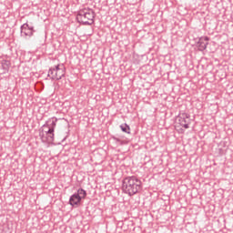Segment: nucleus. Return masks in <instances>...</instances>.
Returning a JSON list of instances; mask_svg holds the SVG:
<instances>
[{
  "label": "nucleus",
  "instance_id": "1",
  "mask_svg": "<svg viewBox=\"0 0 233 233\" xmlns=\"http://www.w3.org/2000/svg\"><path fill=\"white\" fill-rule=\"evenodd\" d=\"M56 127H57V117L53 116L49 118L40 128L39 137L43 143L49 145L54 143L56 137Z\"/></svg>",
  "mask_w": 233,
  "mask_h": 233
},
{
  "label": "nucleus",
  "instance_id": "2",
  "mask_svg": "<svg viewBox=\"0 0 233 233\" xmlns=\"http://www.w3.org/2000/svg\"><path fill=\"white\" fill-rule=\"evenodd\" d=\"M143 188L142 182L137 177H127L122 183V190L128 196H136Z\"/></svg>",
  "mask_w": 233,
  "mask_h": 233
},
{
  "label": "nucleus",
  "instance_id": "3",
  "mask_svg": "<svg viewBox=\"0 0 233 233\" xmlns=\"http://www.w3.org/2000/svg\"><path fill=\"white\" fill-rule=\"evenodd\" d=\"M96 13L88 7L80 9L76 15V20L82 25H94Z\"/></svg>",
  "mask_w": 233,
  "mask_h": 233
},
{
  "label": "nucleus",
  "instance_id": "4",
  "mask_svg": "<svg viewBox=\"0 0 233 233\" xmlns=\"http://www.w3.org/2000/svg\"><path fill=\"white\" fill-rule=\"evenodd\" d=\"M175 128L178 131V134H185V129L190 128V115L188 113H180L177 117Z\"/></svg>",
  "mask_w": 233,
  "mask_h": 233
},
{
  "label": "nucleus",
  "instance_id": "5",
  "mask_svg": "<svg viewBox=\"0 0 233 233\" xmlns=\"http://www.w3.org/2000/svg\"><path fill=\"white\" fill-rule=\"evenodd\" d=\"M65 76V65L58 64L55 67H51L48 71V77L53 80L59 81Z\"/></svg>",
  "mask_w": 233,
  "mask_h": 233
},
{
  "label": "nucleus",
  "instance_id": "6",
  "mask_svg": "<svg viewBox=\"0 0 233 233\" xmlns=\"http://www.w3.org/2000/svg\"><path fill=\"white\" fill-rule=\"evenodd\" d=\"M86 198V191L83 188H79L77 193L72 195L69 198V205L71 207H79L81 205V200Z\"/></svg>",
  "mask_w": 233,
  "mask_h": 233
},
{
  "label": "nucleus",
  "instance_id": "7",
  "mask_svg": "<svg viewBox=\"0 0 233 233\" xmlns=\"http://www.w3.org/2000/svg\"><path fill=\"white\" fill-rule=\"evenodd\" d=\"M35 30H34V26L28 25L27 23L24 24L21 26V36L22 37H32L34 35V33Z\"/></svg>",
  "mask_w": 233,
  "mask_h": 233
},
{
  "label": "nucleus",
  "instance_id": "8",
  "mask_svg": "<svg viewBox=\"0 0 233 233\" xmlns=\"http://www.w3.org/2000/svg\"><path fill=\"white\" fill-rule=\"evenodd\" d=\"M208 41H210V38L208 36H202L198 39V42L197 43V47L198 48L199 52L207 50V46H208Z\"/></svg>",
  "mask_w": 233,
  "mask_h": 233
},
{
  "label": "nucleus",
  "instance_id": "9",
  "mask_svg": "<svg viewBox=\"0 0 233 233\" xmlns=\"http://www.w3.org/2000/svg\"><path fill=\"white\" fill-rule=\"evenodd\" d=\"M114 141H116V143L117 145H128V143H130V140L127 137H113Z\"/></svg>",
  "mask_w": 233,
  "mask_h": 233
},
{
  "label": "nucleus",
  "instance_id": "10",
  "mask_svg": "<svg viewBox=\"0 0 233 233\" xmlns=\"http://www.w3.org/2000/svg\"><path fill=\"white\" fill-rule=\"evenodd\" d=\"M10 65H11V63H10L9 60H3L2 61V67H3L4 70H6V71L10 70Z\"/></svg>",
  "mask_w": 233,
  "mask_h": 233
},
{
  "label": "nucleus",
  "instance_id": "11",
  "mask_svg": "<svg viewBox=\"0 0 233 233\" xmlns=\"http://www.w3.org/2000/svg\"><path fill=\"white\" fill-rule=\"evenodd\" d=\"M120 128H121L122 132H126V134H130V126H128L127 124H123L120 126Z\"/></svg>",
  "mask_w": 233,
  "mask_h": 233
}]
</instances>
